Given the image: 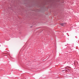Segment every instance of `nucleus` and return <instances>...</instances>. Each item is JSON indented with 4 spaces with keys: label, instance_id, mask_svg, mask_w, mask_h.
<instances>
[{
    "label": "nucleus",
    "instance_id": "obj_1",
    "mask_svg": "<svg viewBox=\"0 0 79 79\" xmlns=\"http://www.w3.org/2000/svg\"><path fill=\"white\" fill-rule=\"evenodd\" d=\"M69 67H67L65 68V69L66 70H63L62 71H69Z\"/></svg>",
    "mask_w": 79,
    "mask_h": 79
},
{
    "label": "nucleus",
    "instance_id": "obj_2",
    "mask_svg": "<svg viewBox=\"0 0 79 79\" xmlns=\"http://www.w3.org/2000/svg\"><path fill=\"white\" fill-rule=\"evenodd\" d=\"M60 24L61 26H66V23H60Z\"/></svg>",
    "mask_w": 79,
    "mask_h": 79
},
{
    "label": "nucleus",
    "instance_id": "obj_3",
    "mask_svg": "<svg viewBox=\"0 0 79 79\" xmlns=\"http://www.w3.org/2000/svg\"><path fill=\"white\" fill-rule=\"evenodd\" d=\"M69 68H71V67H69Z\"/></svg>",
    "mask_w": 79,
    "mask_h": 79
}]
</instances>
